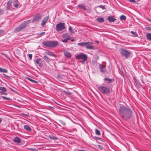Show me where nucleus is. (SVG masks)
Wrapping results in <instances>:
<instances>
[{
  "label": "nucleus",
  "instance_id": "1",
  "mask_svg": "<svg viewBox=\"0 0 151 151\" xmlns=\"http://www.w3.org/2000/svg\"><path fill=\"white\" fill-rule=\"evenodd\" d=\"M119 114L124 119L126 120L131 116V110L125 106H122L119 108Z\"/></svg>",
  "mask_w": 151,
  "mask_h": 151
},
{
  "label": "nucleus",
  "instance_id": "2",
  "mask_svg": "<svg viewBox=\"0 0 151 151\" xmlns=\"http://www.w3.org/2000/svg\"><path fill=\"white\" fill-rule=\"evenodd\" d=\"M43 45L45 46L49 47H54L58 45V42L57 41H51L46 40L42 42Z\"/></svg>",
  "mask_w": 151,
  "mask_h": 151
},
{
  "label": "nucleus",
  "instance_id": "3",
  "mask_svg": "<svg viewBox=\"0 0 151 151\" xmlns=\"http://www.w3.org/2000/svg\"><path fill=\"white\" fill-rule=\"evenodd\" d=\"M30 20H28L22 22L18 27H16L15 29V32H17L21 31L22 29L25 28L26 26L30 22Z\"/></svg>",
  "mask_w": 151,
  "mask_h": 151
},
{
  "label": "nucleus",
  "instance_id": "4",
  "mask_svg": "<svg viewBox=\"0 0 151 151\" xmlns=\"http://www.w3.org/2000/svg\"><path fill=\"white\" fill-rule=\"evenodd\" d=\"M98 88L100 91L104 95H107L111 92L110 88L108 87L101 86L99 87Z\"/></svg>",
  "mask_w": 151,
  "mask_h": 151
},
{
  "label": "nucleus",
  "instance_id": "5",
  "mask_svg": "<svg viewBox=\"0 0 151 151\" xmlns=\"http://www.w3.org/2000/svg\"><path fill=\"white\" fill-rule=\"evenodd\" d=\"M75 58L77 60H82V63L84 62L87 60L88 57L86 54L83 53H81L75 56Z\"/></svg>",
  "mask_w": 151,
  "mask_h": 151
},
{
  "label": "nucleus",
  "instance_id": "6",
  "mask_svg": "<svg viewBox=\"0 0 151 151\" xmlns=\"http://www.w3.org/2000/svg\"><path fill=\"white\" fill-rule=\"evenodd\" d=\"M65 28V23L60 22L56 24L55 29L57 32H58L64 30Z\"/></svg>",
  "mask_w": 151,
  "mask_h": 151
},
{
  "label": "nucleus",
  "instance_id": "7",
  "mask_svg": "<svg viewBox=\"0 0 151 151\" xmlns=\"http://www.w3.org/2000/svg\"><path fill=\"white\" fill-rule=\"evenodd\" d=\"M62 37L64 39L62 40V41L64 43L67 42L68 40H70L71 39L70 35L68 33L63 34L62 35Z\"/></svg>",
  "mask_w": 151,
  "mask_h": 151
},
{
  "label": "nucleus",
  "instance_id": "8",
  "mask_svg": "<svg viewBox=\"0 0 151 151\" xmlns=\"http://www.w3.org/2000/svg\"><path fill=\"white\" fill-rule=\"evenodd\" d=\"M120 53L122 56L126 58H128L130 55V53L128 50L123 49H121Z\"/></svg>",
  "mask_w": 151,
  "mask_h": 151
},
{
  "label": "nucleus",
  "instance_id": "9",
  "mask_svg": "<svg viewBox=\"0 0 151 151\" xmlns=\"http://www.w3.org/2000/svg\"><path fill=\"white\" fill-rule=\"evenodd\" d=\"M86 48L89 50H94V46L93 45V43L92 42H86Z\"/></svg>",
  "mask_w": 151,
  "mask_h": 151
},
{
  "label": "nucleus",
  "instance_id": "10",
  "mask_svg": "<svg viewBox=\"0 0 151 151\" xmlns=\"http://www.w3.org/2000/svg\"><path fill=\"white\" fill-rule=\"evenodd\" d=\"M42 17V15L39 13H37L33 18V22H36L41 19Z\"/></svg>",
  "mask_w": 151,
  "mask_h": 151
},
{
  "label": "nucleus",
  "instance_id": "11",
  "mask_svg": "<svg viewBox=\"0 0 151 151\" xmlns=\"http://www.w3.org/2000/svg\"><path fill=\"white\" fill-rule=\"evenodd\" d=\"M99 68L101 72L104 73L106 71V67L105 66L101 64H99Z\"/></svg>",
  "mask_w": 151,
  "mask_h": 151
},
{
  "label": "nucleus",
  "instance_id": "12",
  "mask_svg": "<svg viewBox=\"0 0 151 151\" xmlns=\"http://www.w3.org/2000/svg\"><path fill=\"white\" fill-rule=\"evenodd\" d=\"M0 93L5 95H7V94L6 93V89L4 87H0Z\"/></svg>",
  "mask_w": 151,
  "mask_h": 151
},
{
  "label": "nucleus",
  "instance_id": "13",
  "mask_svg": "<svg viewBox=\"0 0 151 151\" xmlns=\"http://www.w3.org/2000/svg\"><path fill=\"white\" fill-rule=\"evenodd\" d=\"M49 19V16H47L45 17H44L42 22L41 23V25L42 27H44L45 23L47 22V21Z\"/></svg>",
  "mask_w": 151,
  "mask_h": 151
},
{
  "label": "nucleus",
  "instance_id": "14",
  "mask_svg": "<svg viewBox=\"0 0 151 151\" xmlns=\"http://www.w3.org/2000/svg\"><path fill=\"white\" fill-rule=\"evenodd\" d=\"M133 78L134 81L135 82V85L138 88H140L141 87V84L139 83V81L136 79L134 77H133Z\"/></svg>",
  "mask_w": 151,
  "mask_h": 151
},
{
  "label": "nucleus",
  "instance_id": "15",
  "mask_svg": "<svg viewBox=\"0 0 151 151\" xmlns=\"http://www.w3.org/2000/svg\"><path fill=\"white\" fill-rule=\"evenodd\" d=\"M104 80L106 81H107L106 83H111V82L114 81V79H109L107 77L105 78L104 79Z\"/></svg>",
  "mask_w": 151,
  "mask_h": 151
},
{
  "label": "nucleus",
  "instance_id": "16",
  "mask_svg": "<svg viewBox=\"0 0 151 151\" xmlns=\"http://www.w3.org/2000/svg\"><path fill=\"white\" fill-rule=\"evenodd\" d=\"M106 19L110 22H113L116 20V19L114 18L113 16H109Z\"/></svg>",
  "mask_w": 151,
  "mask_h": 151
},
{
  "label": "nucleus",
  "instance_id": "17",
  "mask_svg": "<svg viewBox=\"0 0 151 151\" xmlns=\"http://www.w3.org/2000/svg\"><path fill=\"white\" fill-rule=\"evenodd\" d=\"M45 53L49 55H50L51 56L56 57L57 55H55L53 52L50 51H47L45 52Z\"/></svg>",
  "mask_w": 151,
  "mask_h": 151
},
{
  "label": "nucleus",
  "instance_id": "18",
  "mask_svg": "<svg viewBox=\"0 0 151 151\" xmlns=\"http://www.w3.org/2000/svg\"><path fill=\"white\" fill-rule=\"evenodd\" d=\"M64 54L65 56L67 58H70L71 57V54L69 51H64Z\"/></svg>",
  "mask_w": 151,
  "mask_h": 151
},
{
  "label": "nucleus",
  "instance_id": "19",
  "mask_svg": "<svg viewBox=\"0 0 151 151\" xmlns=\"http://www.w3.org/2000/svg\"><path fill=\"white\" fill-rule=\"evenodd\" d=\"M12 4V1L11 0H9L7 2V4L6 9L9 10Z\"/></svg>",
  "mask_w": 151,
  "mask_h": 151
},
{
  "label": "nucleus",
  "instance_id": "20",
  "mask_svg": "<svg viewBox=\"0 0 151 151\" xmlns=\"http://www.w3.org/2000/svg\"><path fill=\"white\" fill-rule=\"evenodd\" d=\"M46 62L47 63H49L50 62L51 59L46 55H44L43 58Z\"/></svg>",
  "mask_w": 151,
  "mask_h": 151
},
{
  "label": "nucleus",
  "instance_id": "21",
  "mask_svg": "<svg viewBox=\"0 0 151 151\" xmlns=\"http://www.w3.org/2000/svg\"><path fill=\"white\" fill-rule=\"evenodd\" d=\"M78 6L80 9H83L84 10H86V9L85 6L83 4H78Z\"/></svg>",
  "mask_w": 151,
  "mask_h": 151
},
{
  "label": "nucleus",
  "instance_id": "22",
  "mask_svg": "<svg viewBox=\"0 0 151 151\" xmlns=\"http://www.w3.org/2000/svg\"><path fill=\"white\" fill-rule=\"evenodd\" d=\"M146 36L147 39L148 40L151 41V33H147L146 35Z\"/></svg>",
  "mask_w": 151,
  "mask_h": 151
},
{
  "label": "nucleus",
  "instance_id": "23",
  "mask_svg": "<svg viewBox=\"0 0 151 151\" xmlns=\"http://www.w3.org/2000/svg\"><path fill=\"white\" fill-rule=\"evenodd\" d=\"M24 128L27 131H29L31 130V128L28 126L27 125H24Z\"/></svg>",
  "mask_w": 151,
  "mask_h": 151
},
{
  "label": "nucleus",
  "instance_id": "24",
  "mask_svg": "<svg viewBox=\"0 0 151 151\" xmlns=\"http://www.w3.org/2000/svg\"><path fill=\"white\" fill-rule=\"evenodd\" d=\"M35 62L37 64H38L39 66L40 67L41 66V58L37 59L35 61Z\"/></svg>",
  "mask_w": 151,
  "mask_h": 151
},
{
  "label": "nucleus",
  "instance_id": "25",
  "mask_svg": "<svg viewBox=\"0 0 151 151\" xmlns=\"http://www.w3.org/2000/svg\"><path fill=\"white\" fill-rule=\"evenodd\" d=\"M99 22L103 23L104 22L103 18L99 17L96 19Z\"/></svg>",
  "mask_w": 151,
  "mask_h": 151
},
{
  "label": "nucleus",
  "instance_id": "26",
  "mask_svg": "<svg viewBox=\"0 0 151 151\" xmlns=\"http://www.w3.org/2000/svg\"><path fill=\"white\" fill-rule=\"evenodd\" d=\"M13 140L15 142L17 143H20L21 142L20 139L19 138L17 137H16Z\"/></svg>",
  "mask_w": 151,
  "mask_h": 151
},
{
  "label": "nucleus",
  "instance_id": "27",
  "mask_svg": "<svg viewBox=\"0 0 151 151\" xmlns=\"http://www.w3.org/2000/svg\"><path fill=\"white\" fill-rule=\"evenodd\" d=\"M49 137L50 139L53 140H57L58 139V137H55L53 135H49Z\"/></svg>",
  "mask_w": 151,
  "mask_h": 151
},
{
  "label": "nucleus",
  "instance_id": "28",
  "mask_svg": "<svg viewBox=\"0 0 151 151\" xmlns=\"http://www.w3.org/2000/svg\"><path fill=\"white\" fill-rule=\"evenodd\" d=\"M26 78L28 80H29L30 81L33 83H38V82L37 81L34 80L30 78H29L28 77H27Z\"/></svg>",
  "mask_w": 151,
  "mask_h": 151
},
{
  "label": "nucleus",
  "instance_id": "29",
  "mask_svg": "<svg viewBox=\"0 0 151 151\" xmlns=\"http://www.w3.org/2000/svg\"><path fill=\"white\" fill-rule=\"evenodd\" d=\"M86 42H82L78 43V45L81 46L82 47L86 46Z\"/></svg>",
  "mask_w": 151,
  "mask_h": 151
},
{
  "label": "nucleus",
  "instance_id": "30",
  "mask_svg": "<svg viewBox=\"0 0 151 151\" xmlns=\"http://www.w3.org/2000/svg\"><path fill=\"white\" fill-rule=\"evenodd\" d=\"M69 31L73 34H74L75 32L72 27L70 26L69 27Z\"/></svg>",
  "mask_w": 151,
  "mask_h": 151
},
{
  "label": "nucleus",
  "instance_id": "31",
  "mask_svg": "<svg viewBox=\"0 0 151 151\" xmlns=\"http://www.w3.org/2000/svg\"><path fill=\"white\" fill-rule=\"evenodd\" d=\"M7 72L6 69L0 68V72L6 73Z\"/></svg>",
  "mask_w": 151,
  "mask_h": 151
},
{
  "label": "nucleus",
  "instance_id": "32",
  "mask_svg": "<svg viewBox=\"0 0 151 151\" xmlns=\"http://www.w3.org/2000/svg\"><path fill=\"white\" fill-rule=\"evenodd\" d=\"M120 19L121 20H125L126 19V16L124 15H122L120 17Z\"/></svg>",
  "mask_w": 151,
  "mask_h": 151
},
{
  "label": "nucleus",
  "instance_id": "33",
  "mask_svg": "<svg viewBox=\"0 0 151 151\" xmlns=\"http://www.w3.org/2000/svg\"><path fill=\"white\" fill-rule=\"evenodd\" d=\"M63 92L66 94H68L69 95H70L71 94V93L70 92H69V91H65V90H63L62 91Z\"/></svg>",
  "mask_w": 151,
  "mask_h": 151
},
{
  "label": "nucleus",
  "instance_id": "34",
  "mask_svg": "<svg viewBox=\"0 0 151 151\" xmlns=\"http://www.w3.org/2000/svg\"><path fill=\"white\" fill-rule=\"evenodd\" d=\"M95 132L96 134L97 135H99L101 134L100 131L98 129H96Z\"/></svg>",
  "mask_w": 151,
  "mask_h": 151
},
{
  "label": "nucleus",
  "instance_id": "35",
  "mask_svg": "<svg viewBox=\"0 0 151 151\" xmlns=\"http://www.w3.org/2000/svg\"><path fill=\"white\" fill-rule=\"evenodd\" d=\"M4 34V30L0 29V36H1L3 35Z\"/></svg>",
  "mask_w": 151,
  "mask_h": 151
},
{
  "label": "nucleus",
  "instance_id": "36",
  "mask_svg": "<svg viewBox=\"0 0 151 151\" xmlns=\"http://www.w3.org/2000/svg\"><path fill=\"white\" fill-rule=\"evenodd\" d=\"M138 36V34L136 32L133 31V37H137Z\"/></svg>",
  "mask_w": 151,
  "mask_h": 151
},
{
  "label": "nucleus",
  "instance_id": "37",
  "mask_svg": "<svg viewBox=\"0 0 151 151\" xmlns=\"http://www.w3.org/2000/svg\"><path fill=\"white\" fill-rule=\"evenodd\" d=\"M1 54L3 55H4V56L8 59L9 60H10V59L9 58V57L6 54H4L3 53H1Z\"/></svg>",
  "mask_w": 151,
  "mask_h": 151
},
{
  "label": "nucleus",
  "instance_id": "38",
  "mask_svg": "<svg viewBox=\"0 0 151 151\" xmlns=\"http://www.w3.org/2000/svg\"><path fill=\"white\" fill-rule=\"evenodd\" d=\"M145 29L146 30H151V28L149 27H145Z\"/></svg>",
  "mask_w": 151,
  "mask_h": 151
},
{
  "label": "nucleus",
  "instance_id": "39",
  "mask_svg": "<svg viewBox=\"0 0 151 151\" xmlns=\"http://www.w3.org/2000/svg\"><path fill=\"white\" fill-rule=\"evenodd\" d=\"M1 97L3 98V99L6 100H10V99L9 98H7L6 97L4 96H1Z\"/></svg>",
  "mask_w": 151,
  "mask_h": 151
},
{
  "label": "nucleus",
  "instance_id": "40",
  "mask_svg": "<svg viewBox=\"0 0 151 151\" xmlns=\"http://www.w3.org/2000/svg\"><path fill=\"white\" fill-rule=\"evenodd\" d=\"M3 75L4 76V77L6 78L7 79L10 78V77L9 76L5 74H3Z\"/></svg>",
  "mask_w": 151,
  "mask_h": 151
},
{
  "label": "nucleus",
  "instance_id": "41",
  "mask_svg": "<svg viewBox=\"0 0 151 151\" xmlns=\"http://www.w3.org/2000/svg\"><path fill=\"white\" fill-rule=\"evenodd\" d=\"M99 7L100 8H101L103 9H105V6L104 5H100L99 6Z\"/></svg>",
  "mask_w": 151,
  "mask_h": 151
},
{
  "label": "nucleus",
  "instance_id": "42",
  "mask_svg": "<svg viewBox=\"0 0 151 151\" xmlns=\"http://www.w3.org/2000/svg\"><path fill=\"white\" fill-rule=\"evenodd\" d=\"M29 150H30L32 151H37V150L35 148H30L29 149Z\"/></svg>",
  "mask_w": 151,
  "mask_h": 151
},
{
  "label": "nucleus",
  "instance_id": "43",
  "mask_svg": "<svg viewBox=\"0 0 151 151\" xmlns=\"http://www.w3.org/2000/svg\"><path fill=\"white\" fill-rule=\"evenodd\" d=\"M18 6H19L18 3H16L14 5V7L16 8H18Z\"/></svg>",
  "mask_w": 151,
  "mask_h": 151
},
{
  "label": "nucleus",
  "instance_id": "44",
  "mask_svg": "<svg viewBox=\"0 0 151 151\" xmlns=\"http://www.w3.org/2000/svg\"><path fill=\"white\" fill-rule=\"evenodd\" d=\"M45 32H42L40 33V34L38 33V34H37V35H44L45 34Z\"/></svg>",
  "mask_w": 151,
  "mask_h": 151
},
{
  "label": "nucleus",
  "instance_id": "45",
  "mask_svg": "<svg viewBox=\"0 0 151 151\" xmlns=\"http://www.w3.org/2000/svg\"><path fill=\"white\" fill-rule=\"evenodd\" d=\"M28 56L29 59H31L32 57V54H29Z\"/></svg>",
  "mask_w": 151,
  "mask_h": 151
},
{
  "label": "nucleus",
  "instance_id": "46",
  "mask_svg": "<svg viewBox=\"0 0 151 151\" xmlns=\"http://www.w3.org/2000/svg\"><path fill=\"white\" fill-rule=\"evenodd\" d=\"M98 146L100 150H101L102 149V147L101 145H98Z\"/></svg>",
  "mask_w": 151,
  "mask_h": 151
},
{
  "label": "nucleus",
  "instance_id": "47",
  "mask_svg": "<svg viewBox=\"0 0 151 151\" xmlns=\"http://www.w3.org/2000/svg\"><path fill=\"white\" fill-rule=\"evenodd\" d=\"M4 13V12L3 10L1 9H0V14H2Z\"/></svg>",
  "mask_w": 151,
  "mask_h": 151
},
{
  "label": "nucleus",
  "instance_id": "48",
  "mask_svg": "<svg viewBox=\"0 0 151 151\" xmlns=\"http://www.w3.org/2000/svg\"><path fill=\"white\" fill-rule=\"evenodd\" d=\"M22 114L26 116H29H29L28 114H25L22 113Z\"/></svg>",
  "mask_w": 151,
  "mask_h": 151
},
{
  "label": "nucleus",
  "instance_id": "49",
  "mask_svg": "<svg viewBox=\"0 0 151 151\" xmlns=\"http://www.w3.org/2000/svg\"><path fill=\"white\" fill-rule=\"evenodd\" d=\"M95 139H96L97 140H100V138L99 137H95Z\"/></svg>",
  "mask_w": 151,
  "mask_h": 151
},
{
  "label": "nucleus",
  "instance_id": "50",
  "mask_svg": "<svg viewBox=\"0 0 151 151\" xmlns=\"http://www.w3.org/2000/svg\"><path fill=\"white\" fill-rule=\"evenodd\" d=\"M61 123L63 125H65V123L64 121H62L61 122Z\"/></svg>",
  "mask_w": 151,
  "mask_h": 151
},
{
  "label": "nucleus",
  "instance_id": "51",
  "mask_svg": "<svg viewBox=\"0 0 151 151\" xmlns=\"http://www.w3.org/2000/svg\"><path fill=\"white\" fill-rule=\"evenodd\" d=\"M14 2L15 3H16L19 2L17 0H14Z\"/></svg>",
  "mask_w": 151,
  "mask_h": 151
},
{
  "label": "nucleus",
  "instance_id": "52",
  "mask_svg": "<svg viewBox=\"0 0 151 151\" xmlns=\"http://www.w3.org/2000/svg\"><path fill=\"white\" fill-rule=\"evenodd\" d=\"M136 1L135 0H133V2L136 3Z\"/></svg>",
  "mask_w": 151,
  "mask_h": 151
},
{
  "label": "nucleus",
  "instance_id": "53",
  "mask_svg": "<svg viewBox=\"0 0 151 151\" xmlns=\"http://www.w3.org/2000/svg\"><path fill=\"white\" fill-rule=\"evenodd\" d=\"M2 121V119L1 118H0V124L1 123Z\"/></svg>",
  "mask_w": 151,
  "mask_h": 151
},
{
  "label": "nucleus",
  "instance_id": "54",
  "mask_svg": "<svg viewBox=\"0 0 151 151\" xmlns=\"http://www.w3.org/2000/svg\"><path fill=\"white\" fill-rule=\"evenodd\" d=\"M141 81L143 83H144V81H143V79H141Z\"/></svg>",
  "mask_w": 151,
  "mask_h": 151
},
{
  "label": "nucleus",
  "instance_id": "55",
  "mask_svg": "<svg viewBox=\"0 0 151 151\" xmlns=\"http://www.w3.org/2000/svg\"><path fill=\"white\" fill-rule=\"evenodd\" d=\"M10 89H11V91H15L13 90L12 89L10 88Z\"/></svg>",
  "mask_w": 151,
  "mask_h": 151
},
{
  "label": "nucleus",
  "instance_id": "56",
  "mask_svg": "<svg viewBox=\"0 0 151 151\" xmlns=\"http://www.w3.org/2000/svg\"><path fill=\"white\" fill-rule=\"evenodd\" d=\"M70 40H71V41H74V39H72V40H71V39H70Z\"/></svg>",
  "mask_w": 151,
  "mask_h": 151
},
{
  "label": "nucleus",
  "instance_id": "57",
  "mask_svg": "<svg viewBox=\"0 0 151 151\" xmlns=\"http://www.w3.org/2000/svg\"><path fill=\"white\" fill-rule=\"evenodd\" d=\"M129 1L130 2H132V0H129Z\"/></svg>",
  "mask_w": 151,
  "mask_h": 151
},
{
  "label": "nucleus",
  "instance_id": "58",
  "mask_svg": "<svg viewBox=\"0 0 151 151\" xmlns=\"http://www.w3.org/2000/svg\"><path fill=\"white\" fill-rule=\"evenodd\" d=\"M138 2L140 1V0H136Z\"/></svg>",
  "mask_w": 151,
  "mask_h": 151
},
{
  "label": "nucleus",
  "instance_id": "59",
  "mask_svg": "<svg viewBox=\"0 0 151 151\" xmlns=\"http://www.w3.org/2000/svg\"><path fill=\"white\" fill-rule=\"evenodd\" d=\"M131 34H132V33H133V32H132V31L131 32Z\"/></svg>",
  "mask_w": 151,
  "mask_h": 151
},
{
  "label": "nucleus",
  "instance_id": "60",
  "mask_svg": "<svg viewBox=\"0 0 151 151\" xmlns=\"http://www.w3.org/2000/svg\"><path fill=\"white\" fill-rule=\"evenodd\" d=\"M131 34H132V33H133V32H132V31L131 32Z\"/></svg>",
  "mask_w": 151,
  "mask_h": 151
},
{
  "label": "nucleus",
  "instance_id": "61",
  "mask_svg": "<svg viewBox=\"0 0 151 151\" xmlns=\"http://www.w3.org/2000/svg\"><path fill=\"white\" fill-rule=\"evenodd\" d=\"M98 58H98V57L97 58V59H98Z\"/></svg>",
  "mask_w": 151,
  "mask_h": 151
},
{
  "label": "nucleus",
  "instance_id": "62",
  "mask_svg": "<svg viewBox=\"0 0 151 151\" xmlns=\"http://www.w3.org/2000/svg\"><path fill=\"white\" fill-rule=\"evenodd\" d=\"M149 21L151 22V21L150 20Z\"/></svg>",
  "mask_w": 151,
  "mask_h": 151
}]
</instances>
